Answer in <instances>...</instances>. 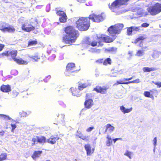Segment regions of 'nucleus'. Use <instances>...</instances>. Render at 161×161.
Returning <instances> with one entry per match:
<instances>
[{
	"instance_id": "c03bdc74",
	"label": "nucleus",
	"mask_w": 161,
	"mask_h": 161,
	"mask_svg": "<svg viewBox=\"0 0 161 161\" xmlns=\"http://www.w3.org/2000/svg\"><path fill=\"white\" fill-rule=\"evenodd\" d=\"M152 82L155 85H157L158 87L160 88V87H161V82H155L153 81Z\"/></svg>"
},
{
	"instance_id": "37998d69",
	"label": "nucleus",
	"mask_w": 161,
	"mask_h": 161,
	"mask_svg": "<svg viewBox=\"0 0 161 161\" xmlns=\"http://www.w3.org/2000/svg\"><path fill=\"white\" fill-rule=\"evenodd\" d=\"M11 126L12 127L11 131L12 132H14V130L17 127V126L15 124H11Z\"/></svg>"
},
{
	"instance_id": "f704fd0d",
	"label": "nucleus",
	"mask_w": 161,
	"mask_h": 161,
	"mask_svg": "<svg viewBox=\"0 0 161 161\" xmlns=\"http://www.w3.org/2000/svg\"><path fill=\"white\" fill-rule=\"evenodd\" d=\"M120 6L126 4L127 2L128 1V0H117Z\"/></svg>"
},
{
	"instance_id": "8fccbe9b",
	"label": "nucleus",
	"mask_w": 161,
	"mask_h": 161,
	"mask_svg": "<svg viewBox=\"0 0 161 161\" xmlns=\"http://www.w3.org/2000/svg\"><path fill=\"white\" fill-rule=\"evenodd\" d=\"M103 59V58L99 59L97 60L96 61V62L97 63L99 64H101L103 63L104 61Z\"/></svg>"
},
{
	"instance_id": "e2e57ef3",
	"label": "nucleus",
	"mask_w": 161,
	"mask_h": 161,
	"mask_svg": "<svg viewBox=\"0 0 161 161\" xmlns=\"http://www.w3.org/2000/svg\"><path fill=\"white\" fill-rule=\"evenodd\" d=\"M147 48V47H143L142 48V49H145V48Z\"/></svg>"
},
{
	"instance_id": "7ed1b4c3",
	"label": "nucleus",
	"mask_w": 161,
	"mask_h": 161,
	"mask_svg": "<svg viewBox=\"0 0 161 161\" xmlns=\"http://www.w3.org/2000/svg\"><path fill=\"white\" fill-rule=\"evenodd\" d=\"M76 27L80 31H85L88 29L90 25L88 17H80L76 22Z\"/></svg>"
},
{
	"instance_id": "09e8293b",
	"label": "nucleus",
	"mask_w": 161,
	"mask_h": 161,
	"mask_svg": "<svg viewBox=\"0 0 161 161\" xmlns=\"http://www.w3.org/2000/svg\"><path fill=\"white\" fill-rule=\"evenodd\" d=\"M32 141L33 142L32 144V145L33 146L35 144V143L37 142L36 138L33 137L32 139Z\"/></svg>"
},
{
	"instance_id": "6e6d98bb",
	"label": "nucleus",
	"mask_w": 161,
	"mask_h": 161,
	"mask_svg": "<svg viewBox=\"0 0 161 161\" xmlns=\"http://www.w3.org/2000/svg\"><path fill=\"white\" fill-rule=\"evenodd\" d=\"M4 47V45L2 44H0V52L1 51L3 50Z\"/></svg>"
},
{
	"instance_id": "4be33fe9",
	"label": "nucleus",
	"mask_w": 161,
	"mask_h": 161,
	"mask_svg": "<svg viewBox=\"0 0 161 161\" xmlns=\"http://www.w3.org/2000/svg\"><path fill=\"white\" fill-rule=\"evenodd\" d=\"M17 51L16 50L10 51L9 56L11 57L14 60V59L16 58V57L17 55Z\"/></svg>"
},
{
	"instance_id": "5701e85b",
	"label": "nucleus",
	"mask_w": 161,
	"mask_h": 161,
	"mask_svg": "<svg viewBox=\"0 0 161 161\" xmlns=\"http://www.w3.org/2000/svg\"><path fill=\"white\" fill-rule=\"evenodd\" d=\"M67 16L66 14L60 16L59 20L61 23H65L67 21Z\"/></svg>"
},
{
	"instance_id": "a878e982",
	"label": "nucleus",
	"mask_w": 161,
	"mask_h": 161,
	"mask_svg": "<svg viewBox=\"0 0 161 161\" xmlns=\"http://www.w3.org/2000/svg\"><path fill=\"white\" fill-rule=\"evenodd\" d=\"M151 96L152 97H153L154 96H156L158 93V91L156 89H153L150 90Z\"/></svg>"
},
{
	"instance_id": "5fc2aeb1",
	"label": "nucleus",
	"mask_w": 161,
	"mask_h": 161,
	"mask_svg": "<svg viewBox=\"0 0 161 161\" xmlns=\"http://www.w3.org/2000/svg\"><path fill=\"white\" fill-rule=\"evenodd\" d=\"M157 138L156 137H155L153 140V144H154V146H155L156 145V143H157Z\"/></svg>"
},
{
	"instance_id": "473e14b6",
	"label": "nucleus",
	"mask_w": 161,
	"mask_h": 161,
	"mask_svg": "<svg viewBox=\"0 0 161 161\" xmlns=\"http://www.w3.org/2000/svg\"><path fill=\"white\" fill-rule=\"evenodd\" d=\"M87 86V85L86 83L83 84L78 86V88L80 91L82 90L83 89Z\"/></svg>"
},
{
	"instance_id": "58836bf2",
	"label": "nucleus",
	"mask_w": 161,
	"mask_h": 161,
	"mask_svg": "<svg viewBox=\"0 0 161 161\" xmlns=\"http://www.w3.org/2000/svg\"><path fill=\"white\" fill-rule=\"evenodd\" d=\"M144 95L146 97L152 98L150 92L145 91L144 93Z\"/></svg>"
},
{
	"instance_id": "4d7b16f0",
	"label": "nucleus",
	"mask_w": 161,
	"mask_h": 161,
	"mask_svg": "<svg viewBox=\"0 0 161 161\" xmlns=\"http://www.w3.org/2000/svg\"><path fill=\"white\" fill-rule=\"evenodd\" d=\"M132 78H133V77H131L129 78H124V80H126V81L129 80H130L132 79Z\"/></svg>"
},
{
	"instance_id": "7c9ffc66",
	"label": "nucleus",
	"mask_w": 161,
	"mask_h": 161,
	"mask_svg": "<svg viewBox=\"0 0 161 161\" xmlns=\"http://www.w3.org/2000/svg\"><path fill=\"white\" fill-rule=\"evenodd\" d=\"M146 39V37L143 36H141L139 37L138 38H136L134 41L135 43H137L140 41H142Z\"/></svg>"
},
{
	"instance_id": "2eb2a0df",
	"label": "nucleus",
	"mask_w": 161,
	"mask_h": 161,
	"mask_svg": "<svg viewBox=\"0 0 161 161\" xmlns=\"http://www.w3.org/2000/svg\"><path fill=\"white\" fill-rule=\"evenodd\" d=\"M120 6L117 0H116L113 2L111 4L108 5L109 8L114 11V10Z\"/></svg>"
},
{
	"instance_id": "0e129e2a",
	"label": "nucleus",
	"mask_w": 161,
	"mask_h": 161,
	"mask_svg": "<svg viewBox=\"0 0 161 161\" xmlns=\"http://www.w3.org/2000/svg\"><path fill=\"white\" fill-rule=\"evenodd\" d=\"M46 161H51L49 160H46Z\"/></svg>"
},
{
	"instance_id": "3c124183",
	"label": "nucleus",
	"mask_w": 161,
	"mask_h": 161,
	"mask_svg": "<svg viewBox=\"0 0 161 161\" xmlns=\"http://www.w3.org/2000/svg\"><path fill=\"white\" fill-rule=\"evenodd\" d=\"M149 25V24L146 23H143L141 25V26L143 27H147Z\"/></svg>"
},
{
	"instance_id": "cd10ccee",
	"label": "nucleus",
	"mask_w": 161,
	"mask_h": 161,
	"mask_svg": "<svg viewBox=\"0 0 161 161\" xmlns=\"http://www.w3.org/2000/svg\"><path fill=\"white\" fill-rule=\"evenodd\" d=\"M107 138L108 140L106 142V145L108 147L110 146L112 144V139L108 136H107Z\"/></svg>"
},
{
	"instance_id": "4468645a",
	"label": "nucleus",
	"mask_w": 161,
	"mask_h": 161,
	"mask_svg": "<svg viewBox=\"0 0 161 161\" xmlns=\"http://www.w3.org/2000/svg\"><path fill=\"white\" fill-rule=\"evenodd\" d=\"M76 136L86 142L89 141V136H84L82 132L80 131L77 130V131Z\"/></svg>"
},
{
	"instance_id": "bb28decb",
	"label": "nucleus",
	"mask_w": 161,
	"mask_h": 161,
	"mask_svg": "<svg viewBox=\"0 0 161 161\" xmlns=\"http://www.w3.org/2000/svg\"><path fill=\"white\" fill-rule=\"evenodd\" d=\"M38 42L36 39L29 41L28 43V46L36 45L37 44Z\"/></svg>"
},
{
	"instance_id": "a19ab883",
	"label": "nucleus",
	"mask_w": 161,
	"mask_h": 161,
	"mask_svg": "<svg viewBox=\"0 0 161 161\" xmlns=\"http://www.w3.org/2000/svg\"><path fill=\"white\" fill-rule=\"evenodd\" d=\"M140 82V80L139 79H137L134 80L129 81V84L130 83H138Z\"/></svg>"
},
{
	"instance_id": "052dcab7",
	"label": "nucleus",
	"mask_w": 161,
	"mask_h": 161,
	"mask_svg": "<svg viewBox=\"0 0 161 161\" xmlns=\"http://www.w3.org/2000/svg\"><path fill=\"white\" fill-rule=\"evenodd\" d=\"M59 104L61 105H63L64 106H65V104L63 103L61 101H59L58 102Z\"/></svg>"
},
{
	"instance_id": "6ab92c4d",
	"label": "nucleus",
	"mask_w": 161,
	"mask_h": 161,
	"mask_svg": "<svg viewBox=\"0 0 161 161\" xmlns=\"http://www.w3.org/2000/svg\"><path fill=\"white\" fill-rule=\"evenodd\" d=\"M42 151H35L31 155V157L34 159H36L37 158L39 157L42 153Z\"/></svg>"
},
{
	"instance_id": "c85d7f7f",
	"label": "nucleus",
	"mask_w": 161,
	"mask_h": 161,
	"mask_svg": "<svg viewBox=\"0 0 161 161\" xmlns=\"http://www.w3.org/2000/svg\"><path fill=\"white\" fill-rule=\"evenodd\" d=\"M111 64V60L110 58H107L104 60L103 64L104 65H106L107 64Z\"/></svg>"
},
{
	"instance_id": "ddd939ff",
	"label": "nucleus",
	"mask_w": 161,
	"mask_h": 161,
	"mask_svg": "<svg viewBox=\"0 0 161 161\" xmlns=\"http://www.w3.org/2000/svg\"><path fill=\"white\" fill-rule=\"evenodd\" d=\"M84 147L86 152V154L87 156L90 155L93 153L94 149L92 148V147L90 144H87L85 145Z\"/></svg>"
},
{
	"instance_id": "79ce46f5",
	"label": "nucleus",
	"mask_w": 161,
	"mask_h": 161,
	"mask_svg": "<svg viewBox=\"0 0 161 161\" xmlns=\"http://www.w3.org/2000/svg\"><path fill=\"white\" fill-rule=\"evenodd\" d=\"M131 154L132 153L129 152L128 151H127L126 153L124 154V155L127 156L130 159L131 158Z\"/></svg>"
},
{
	"instance_id": "423d86ee",
	"label": "nucleus",
	"mask_w": 161,
	"mask_h": 161,
	"mask_svg": "<svg viewBox=\"0 0 161 161\" xmlns=\"http://www.w3.org/2000/svg\"><path fill=\"white\" fill-rule=\"evenodd\" d=\"M105 15L103 13L97 14L94 13L91 14L89 18L94 22L99 23L103 21L105 18Z\"/></svg>"
},
{
	"instance_id": "4c0bfd02",
	"label": "nucleus",
	"mask_w": 161,
	"mask_h": 161,
	"mask_svg": "<svg viewBox=\"0 0 161 161\" xmlns=\"http://www.w3.org/2000/svg\"><path fill=\"white\" fill-rule=\"evenodd\" d=\"M7 155L6 154L3 153L0 155V161H2L6 159Z\"/></svg>"
},
{
	"instance_id": "aec40b11",
	"label": "nucleus",
	"mask_w": 161,
	"mask_h": 161,
	"mask_svg": "<svg viewBox=\"0 0 161 161\" xmlns=\"http://www.w3.org/2000/svg\"><path fill=\"white\" fill-rule=\"evenodd\" d=\"M14 61L19 64H27V62L24 60H23L21 58L18 59L16 58L15 59H14Z\"/></svg>"
},
{
	"instance_id": "20e7f679",
	"label": "nucleus",
	"mask_w": 161,
	"mask_h": 161,
	"mask_svg": "<svg viewBox=\"0 0 161 161\" xmlns=\"http://www.w3.org/2000/svg\"><path fill=\"white\" fill-rule=\"evenodd\" d=\"M124 25L122 24H117L114 25H112L108 29V31L109 35L112 37H114L116 34H119L123 28Z\"/></svg>"
},
{
	"instance_id": "1a4fd4ad",
	"label": "nucleus",
	"mask_w": 161,
	"mask_h": 161,
	"mask_svg": "<svg viewBox=\"0 0 161 161\" xmlns=\"http://www.w3.org/2000/svg\"><path fill=\"white\" fill-rule=\"evenodd\" d=\"M90 94L87 93L86 95V100L84 102V106L86 108L89 109L93 105V100L92 99L89 98Z\"/></svg>"
},
{
	"instance_id": "2f4dec72",
	"label": "nucleus",
	"mask_w": 161,
	"mask_h": 161,
	"mask_svg": "<svg viewBox=\"0 0 161 161\" xmlns=\"http://www.w3.org/2000/svg\"><path fill=\"white\" fill-rule=\"evenodd\" d=\"M19 94V92L16 90H13L11 93V96L12 98H15L17 97Z\"/></svg>"
},
{
	"instance_id": "c9c22d12",
	"label": "nucleus",
	"mask_w": 161,
	"mask_h": 161,
	"mask_svg": "<svg viewBox=\"0 0 161 161\" xmlns=\"http://www.w3.org/2000/svg\"><path fill=\"white\" fill-rule=\"evenodd\" d=\"M144 53V50H138L136 53V55L138 56H141L143 55Z\"/></svg>"
},
{
	"instance_id": "9b49d317",
	"label": "nucleus",
	"mask_w": 161,
	"mask_h": 161,
	"mask_svg": "<svg viewBox=\"0 0 161 161\" xmlns=\"http://www.w3.org/2000/svg\"><path fill=\"white\" fill-rule=\"evenodd\" d=\"M21 28L22 30L28 32H30L35 29V27L32 25L28 24L27 25L25 23L22 25Z\"/></svg>"
},
{
	"instance_id": "72a5a7b5",
	"label": "nucleus",
	"mask_w": 161,
	"mask_h": 161,
	"mask_svg": "<svg viewBox=\"0 0 161 161\" xmlns=\"http://www.w3.org/2000/svg\"><path fill=\"white\" fill-rule=\"evenodd\" d=\"M56 14L58 16H61L66 14L64 11L60 10H56Z\"/></svg>"
},
{
	"instance_id": "864d4df0",
	"label": "nucleus",
	"mask_w": 161,
	"mask_h": 161,
	"mask_svg": "<svg viewBox=\"0 0 161 161\" xmlns=\"http://www.w3.org/2000/svg\"><path fill=\"white\" fill-rule=\"evenodd\" d=\"M133 27V28H134L133 29V30L134 31H138L140 30V26L137 27Z\"/></svg>"
},
{
	"instance_id": "f3484780",
	"label": "nucleus",
	"mask_w": 161,
	"mask_h": 161,
	"mask_svg": "<svg viewBox=\"0 0 161 161\" xmlns=\"http://www.w3.org/2000/svg\"><path fill=\"white\" fill-rule=\"evenodd\" d=\"M70 90L73 95L77 97H79L80 95V93L79 89L72 87L70 88Z\"/></svg>"
},
{
	"instance_id": "39448f33",
	"label": "nucleus",
	"mask_w": 161,
	"mask_h": 161,
	"mask_svg": "<svg viewBox=\"0 0 161 161\" xmlns=\"http://www.w3.org/2000/svg\"><path fill=\"white\" fill-rule=\"evenodd\" d=\"M148 11L152 15H156L161 12V4L157 3L150 8Z\"/></svg>"
},
{
	"instance_id": "c756f323",
	"label": "nucleus",
	"mask_w": 161,
	"mask_h": 161,
	"mask_svg": "<svg viewBox=\"0 0 161 161\" xmlns=\"http://www.w3.org/2000/svg\"><path fill=\"white\" fill-rule=\"evenodd\" d=\"M124 79L123 80H120L119 81H117L115 83V85H118L119 84H129V81L125 82Z\"/></svg>"
},
{
	"instance_id": "13d9d810",
	"label": "nucleus",
	"mask_w": 161,
	"mask_h": 161,
	"mask_svg": "<svg viewBox=\"0 0 161 161\" xmlns=\"http://www.w3.org/2000/svg\"><path fill=\"white\" fill-rule=\"evenodd\" d=\"M121 140V138H115V139H113V141L114 142V143H115L118 140Z\"/></svg>"
},
{
	"instance_id": "680f3d73",
	"label": "nucleus",
	"mask_w": 161,
	"mask_h": 161,
	"mask_svg": "<svg viewBox=\"0 0 161 161\" xmlns=\"http://www.w3.org/2000/svg\"><path fill=\"white\" fill-rule=\"evenodd\" d=\"M142 43H143V42H140L139 43V46L140 47H142L143 46Z\"/></svg>"
},
{
	"instance_id": "6e6552de",
	"label": "nucleus",
	"mask_w": 161,
	"mask_h": 161,
	"mask_svg": "<svg viewBox=\"0 0 161 161\" xmlns=\"http://www.w3.org/2000/svg\"><path fill=\"white\" fill-rule=\"evenodd\" d=\"M75 64L73 63H69L66 66L65 74L67 76H69L71 73L75 72Z\"/></svg>"
},
{
	"instance_id": "f257e3e1",
	"label": "nucleus",
	"mask_w": 161,
	"mask_h": 161,
	"mask_svg": "<svg viewBox=\"0 0 161 161\" xmlns=\"http://www.w3.org/2000/svg\"><path fill=\"white\" fill-rule=\"evenodd\" d=\"M97 41L95 40H92L90 38H87L84 42L85 45L87 47H94L97 46L98 43V47H102L104 45L103 42L111 43L114 42L116 39V37H111L109 36L103 34L97 36Z\"/></svg>"
},
{
	"instance_id": "e433bc0d",
	"label": "nucleus",
	"mask_w": 161,
	"mask_h": 161,
	"mask_svg": "<svg viewBox=\"0 0 161 161\" xmlns=\"http://www.w3.org/2000/svg\"><path fill=\"white\" fill-rule=\"evenodd\" d=\"M133 27V26H131L127 29V32L128 35H130L132 34Z\"/></svg>"
},
{
	"instance_id": "9d476101",
	"label": "nucleus",
	"mask_w": 161,
	"mask_h": 161,
	"mask_svg": "<svg viewBox=\"0 0 161 161\" xmlns=\"http://www.w3.org/2000/svg\"><path fill=\"white\" fill-rule=\"evenodd\" d=\"M108 88V87L107 86L102 87L99 86H97L94 88L93 91L101 94H106L107 93V90Z\"/></svg>"
},
{
	"instance_id": "0eeeda50",
	"label": "nucleus",
	"mask_w": 161,
	"mask_h": 161,
	"mask_svg": "<svg viewBox=\"0 0 161 161\" xmlns=\"http://www.w3.org/2000/svg\"><path fill=\"white\" fill-rule=\"evenodd\" d=\"M0 30L3 32L14 33L15 31L14 28L12 26L8 25L7 23H4L0 26Z\"/></svg>"
},
{
	"instance_id": "603ef678",
	"label": "nucleus",
	"mask_w": 161,
	"mask_h": 161,
	"mask_svg": "<svg viewBox=\"0 0 161 161\" xmlns=\"http://www.w3.org/2000/svg\"><path fill=\"white\" fill-rule=\"evenodd\" d=\"M94 128L93 126L90 127L86 129V131L87 132H90L92 131Z\"/></svg>"
},
{
	"instance_id": "f8f14e48",
	"label": "nucleus",
	"mask_w": 161,
	"mask_h": 161,
	"mask_svg": "<svg viewBox=\"0 0 161 161\" xmlns=\"http://www.w3.org/2000/svg\"><path fill=\"white\" fill-rule=\"evenodd\" d=\"M59 139V137L58 135H52L47 140V142L52 144H53L55 143L56 141Z\"/></svg>"
},
{
	"instance_id": "a211bd4d",
	"label": "nucleus",
	"mask_w": 161,
	"mask_h": 161,
	"mask_svg": "<svg viewBox=\"0 0 161 161\" xmlns=\"http://www.w3.org/2000/svg\"><path fill=\"white\" fill-rule=\"evenodd\" d=\"M37 142L40 144H44L47 142V139L44 136H36Z\"/></svg>"
},
{
	"instance_id": "f03ea898",
	"label": "nucleus",
	"mask_w": 161,
	"mask_h": 161,
	"mask_svg": "<svg viewBox=\"0 0 161 161\" xmlns=\"http://www.w3.org/2000/svg\"><path fill=\"white\" fill-rule=\"evenodd\" d=\"M65 34L62 37V42L69 45H72L74 43L79 36L78 31L76 30L74 27L67 26L64 28Z\"/></svg>"
},
{
	"instance_id": "393cba45",
	"label": "nucleus",
	"mask_w": 161,
	"mask_h": 161,
	"mask_svg": "<svg viewBox=\"0 0 161 161\" xmlns=\"http://www.w3.org/2000/svg\"><path fill=\"white\" fill-rule=\"evenodd\" d=\"M106 130L105 132L107 131V130H109L110 132L113 131L114 129V126L111 125L110 124H107L106 125Z\"/></svg>"
},
{
	"instance_id": "a18cd8bd",
	"label": "nucleus",
	"mask_w": 161,
	"mask_h": 161,
	"mask_svg": "<svg viewBox=\"0 0 161 161\" xmlns=\"http://www.w3.org/2000/svg\"><path fill=\"white\" fill-rule=\"evenodd\" d=\"M117 50V48H115L114 47H112L109 48V49L107 50L108 52H114Z\"/></svg>"
},
{
	"instance_id": "49530a36",
	"label": "nucleus",
	"mask_w": 161,
	"mask_h": 161,
	"mask_svg": "<svg viewBox=\"0 0 161 161\" xmlns=\"http://www.w3.org/2000/svg\"><path fill=\"white\" fill-rule=\"evenodd\" d=\"M10 51H5L2 53L3 55L6 56H9Z\"/></svg>"
},
{
	"instance_id": "dca6fc26",
	"label": "nucleus",
	"mask_w": 161,
	"mask_h": 161,
	"mask_svg": "<svg viewBox=\"0 0 161 161\" xmlns=\"http://www.w3.org/2000/svg\"><path fill=\"white\" fill-rule=\"evenodd\" d=\"M0 90L4 92H8L11 91L10 86L8 85H6L3 84L0 87Z\"/></svg>"
},
{
	"instance_id": "bf43d9fd",
	"label": "nucleus",
	"mask_w": 161,
	"mask_h": 161,
	"mask_svg": "<svg viewBox=\"0 0 161 161\" xmlns=\"http://www.w3.org/2000/svg\"><path fill=\"white\" fill-rule=\"evenodd\" d=\"M5 132L3 130L0 131V135L1 136H3Z\"/></svg>"
},
{
	"instance_id": "ea45409f",
	"label": "nucleus",
	"mask_w": 161,
	"mask_h": 161,
	"mask_svg": "<svg viewBox=\"0 0 161 161\" xmlns=\"http://www.w3.org/2000/svg\"><path fill=\"white\" fill-rule=\"evenodd\" d=\"M0 116L2 117L4 119L6 120H10L11 119L9 116L6 115L0 114Z\"/></svg>"
},
{
	"instance_id": "b1692460",
	"label": "nucleus",
	"mask_w": 161,
	"mask_h": 161,
	"mask_svg": "<svg viewBox=\"0 0 161 161\" xmlns=\"http://www.w3.org/2000/svg\"><path fill=\"white\" fill-rule=\"evenodd\" d=\"M156 70V68L152 67H144L143 68V70L144 72H150L155 71Z\"/></svg>"
},
{
	"instance_id": "de8ad7c7",
	"label": "nucleus",
	"mask_w": 161,
	"mask_h": 161,
	"mask_svg": "<svg viewBox=\"0 0 161 161\" xmlns=\"http://www.w3.org/2000/svg\"><path fill=\"white\" fill-rule=\"evenodd\" d=\"M31 58L36 61H37L38 60L40 59L39 57L37 55L33 56Z\"/></svg>"
},
{
	"instance_id": "412c9836",
	"label": "nucleus",
	"mask_w": 161,
	"mask_h": 161,
	"mask_svg": "<svg viewBox=\"0 0 161 161\" xmlns=\"http://www.w3.org/2000/svg\"><path fill=\"white\" fill-rule=\"evenodd\" d=\"M132 108L126 109L123 106H122L120 107V110L124 114L130 112L132 110Z\"/></svg>"
}]
</instances>
